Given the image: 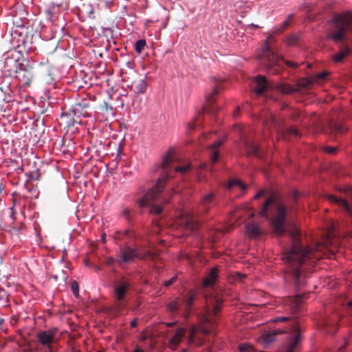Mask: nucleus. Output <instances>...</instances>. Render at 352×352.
<instances>
[{
	"label": "nucleus",
	"mask_w": 352,
	"mask_h": 352,
	"mask_svg": "<svg viewBox=\"0 0 352 352\" xmlns=\"http://www.w3.org/2000/svg\"><path fill=\"white\" fill-rule=\"evenodd\" d=\"M256 87L254 88L255 93L257 96H261L270 87L269 83L266 78L261 75L255 78Z\"/></svg>",
	"instance_id": "412c9836"
},
{
	"label": "nucleus",
	"mask_w": 352,
	"mask_h": 352,
	"mask_svg": "<svg viewBox=\"0 0 352 352\" xmlns=\"http://www.w3.org/2000/svg\"><path fill=\"white\" fill-rule=\"evenodd\" d=\"M116 239L119 241L136 239L135 234L131 230H126L124 232H118Z\"/></svg>",
	"instance_id": "7c9ffc66"
},
{
	"label": "nucleus",
	"mask_w": 352,
	"mask_h": 352,
	"mask_svg": "<svg viewBox=\"0 0 352 352\" xmlns=\"http://www.w3.org/2000/svg\"><path fill=\"white\" fill-rule=\"evenodd\" d=\"M327 199L330 202L342 208L348 214L349 219L347 223L342 224L333 221H329L323 233L324 238L327 240L344 239L345 238L352 239V208L349 203L344 199L338 198L331 195H328Z\"/></svg>",
	"instance_id": "20e7f679"
},
{
	"label": "nucleus",
	"mask_w": 352,
	"mask_h": 352,
	"mask_svg": "<svg viewBox=\"0 0 352 352\" xmlns=\"http://www.w3.org/2000/svg\"><path fill=\"white\" fill-rule=\"evenodd\" d=\"M252 346L247 343L241 344L239 346V350L241 352H250Z\"/></svg>",
	"instance_id": "79ce46f5"
},
{
	"label": "nucleus",
	"mask_w": 352,
	"mask_h": 352,
	"mask_svg": "<svg viewBox=\"0 0 352 352\" xmlns=\"http://www.w3.org/2000/svg\"><path fill=\"white\" fill-rule=\"evenodd\" d=\"M174 229L175 233L173 235L177 238H183L194 234L198 229L199 223L195 218L188 213H182L175 221Z\"/></svg>",
	"instance_id": "1a4fd4ad"
},
{
	"label": "nucleus",
	"mask_w": 352,
	"mask_h": 352,
	"mask_svg": "<svg viewBox=\"0 0 352 352\" xmlns=\"http://www.w3.org/2000/svg\"><path fill=\"white\" fill-rule=\"evenodd\" d=\"M190 168V164H183L181 166H176L175 168V172H178L180 173H184L186 171H188Z\"/></svg>",
	"instance_id": "58836bf2"
},
{
	"label": "nucleus",
	"mask_w": 352,
	"mask_h": 352,
	"mask_svg": "<svg viewBox=\"0 0 352 352\" xmlns=\"http://www.w3.org/2000/svg\"><path fill=\"white\" fill-rule=\"evenodd\" d=\"M210 329L206 327H197L195 325H192L189 330V336L187 339L188 344L201 345L204 343V340L198 336L197 333L200 331L203 335H207L210 332Z\"/></svg>",
	"instance_id": "f3484780"
},
{
	"label": "nucleus",
	"mask_w": 352,
	"mask_h": 352,
	"mask_svg": "<svg viewBox=\"0 0 352 352\" xmlns=\"http://www.w3.org/2000/svg\"><path fill=\"white\" fill-rule=\"evenodd\" d=\"M175 324V322H168V323H166V325L168 327H173Z\"/></svg>",
	"instance_id": "13d9d810"
},
{
	"label": "nucleus",
	"mask_w": 352,
	"mask_h": 352,
	"mask_svg": "<svg viewBox=\"0 0 352 352\" xmlns=\"http://www.w3.org/2000/svg\"><path fill=\"white\" fill-rule=\"evenodd\" d=\"M288 233L294 240V242H300V241L301 240V239L300 238V231L296 225L292 226L291 228L288 231Z\"/></svg>",
	"instance_id": "72a5a7b5"
},
{
	"label": "nucleus",
	"mask_w": 352,
	"mask_h": 352,
	"mask_svg": "<svg viewBox=\"0 0 352 352\" xmlns=\"http://www.w3.org/2000/svg\"><path fill=\"white\" fill-rule=\"evenodd\" d=\"M174 161V151L170 148L164 156L162 164L154 167V171L160 170V175L157 180L156 185L138 201V205L140 208L150 206L149 212L152 214L159 215L163 210L161 206L151 203L159 198L160 194L164 189L165 182L170 177L169 173L172 168L171 164Z\"/></svg>",
	"instance_id": "f257e3e1"
},
{
	"label": "nucleus",
	"mask_w": 352,
	"mask_h": 352,
	"mask_svg": "<svg viewBox=\"0 0 352 352\" xmlns=\"http://www.w3.org/2000/svg\"><path fill=\"white\" fill-rule=\"evenodd\" d=\"M90 107V100L85 97H78L75 103L71 107V112L77 118L81 116L85 117L87 115V109Z\"/></svg>",
	"instance_id": "dca6fc26"
},
{
	"label": "nucleus",
	"mask_w": 352,
	"mask_h": 352,
	"mask_svg": "<svg viewBox=\"0 0 352 352\" xmlns=\"http://www.w3.org/2000/svg\"><path fill=\"white\" fill-rule=\"evenodd\" d=\"M56 329H50L46 331H40L38 333L37 338L40 343L47 348V352H53L52 344L54 342L56 335Z\"/></svg>",
	"instance_id": "6ab92c4d"
},
{
	"label": "nucleus",
	"mask_w": 352,
	"mask_h": 352,
	"mask_svg": "<svg viewBox=\"0 0 352 352\" xmlns=\"http://www.w3.org/2000/svg\"><path fill=\"white\" fill-rule=\"evenodd\" d=\"M133 352H145L143 349H140V347L137 346L135 348Z\"/></svg>",
	"instance_id": "864d4df0"
},
{
	"label": "nucleus",
	"mask_w": 352,
	"mask_h": 352,
	"mask_svg": "<svg viewBox=\"0 0 352 352\" xmlns=\"http://www.w3.org/2000/svg\"><path fill=\"white\" fill-rule=\"evenodd\" d=\"M146 257L152 258L153 254L151 252H147L146 255H143L142 253L139 252L135 248H121L120 250V261H119V264L120 262H123L125 263H128L132 262L136 258H146Z\"/></svg>",
	"instance_id": "2eb2a0df"
},
{
	"label": "nucleus",
	"mask_w": 352,
	"mask_h": 352,
	"mask_svg": "<svg viewBox=\"0 0 352 352\" xmlns=\"http://www.w3.org/2000/svg\"><path fill=\"white\" fill-rule=\"evenodd\" d=\"M252 26H254V28H258V25H253V24H252Z\"/></svg>",
	"instance_id": "0e129e2a"
},
{
	"label": "nucleus",
	"mask_w": 352,
	"mask_h": 352,
	"mask_svg": "<svg viewBox=\"0 0 352 352\" xmlns=\"http://www.w3.org/2000/svg\"><path fill=\"white\" fill-rule=\"evenodd\" d=\"M327 76V72H320L319 74H317V78L318 79H324L326 78V76Z\"/></svg>",
	"instance_id": "09e8293b"
},
{
	"label": "nucleus",
	"mask_w": 352,
	"mask_h": 352,
	"mask_svg": "<svg viewBox=\"0 0 352 352\" xmlns=\"http://www.w3.org/2000/svg\"><path fill=\"white\" fill-rule=\"evenodd\" d=\"M41 177L40 171L38 169H35L30 172V178L32 180H39Z\"/></svg>",
	"instance_id": "a19ab883"
},
{
	"label": "nucleus",
	"mask_w": 352,
	"mask_h": 352,
	"mask_svg": "<svg viewBox=\"0 0 352 352\" xmlns=\"http://www.w3.org/2000/svg\"><path fill=\"white\" fill-rule=\"evenodd\" d=\"M246 233L250 240H254L261 235V231L256 224L251 223L247 226Z\"/></svg>",
	"instance_id": "bb28decb"
},
{
	"label": "nucleus",
	"mask_w": 352,
	"mask_h": 352,
	"mask_svg": "<svg viewBox=\"0 0 352 352\" xmlns=\"http://www.w3.org/2000/svg\"><path fill=\"white\" fill-rule=\"evenodd\" d=\"M179 352H185V349H183L182 351Z\"/></svg>",
	"instance_id": "338daca9"
},
{
	"label": "nucleus",
	"mask_w": 352,
	"mask_h": 352,
	"mask_svg": "<svg viewBox=\"0 0 352 352\" xmlns=\"http://www.w3.org/2000/svg\"><path fill=\"white\" fill-rule=\"evenodd\" d=\"M326 151L329 153V154H333L336 151V148L335 147H331V146H329V147H327L326 148Z\"/></svg>",
	"instance_id": "de8ad7c7"
},
{
	"label": "nucleus",
	"mask_w": 352,
	"mask_h": 352,
	"mask_svg": "<svg viewBox=\"0 0 352 352\" xmlns=\"http://www.w3.org/2000/svg\"><path fill=\"white\" fill-rule=\"evenodd\" d=\"M229 229L230 228L224 226H220L217 228L214 232L212 234L213 239L211 242H216L217 240L220 239L221 235L228 232Z\"/></svg>",
	"instance_id": "2f4dec72"
},
{
	"label": "nucleus",
	"mask_w": 352,
	"mask_h": 352,
	"mask_svg": "<svg viewBox=\"0 0 352 352\" xmlns=\"http://www.w3.org/2000/svg\"><path fill=\"white\" fill-rule=\"evenodd\" d=\"M265 193V190H261L259 192H258L254 199H258L260 197H261L263 194Z\"/></svg>",
	"instance_id": "3c124183"
},
{
	"label": "nucleus",
	"mask_w": 352,
	"mask_h": 352,
	"mask_svg": "<svg viewBox=\"0 0 352 352\" xmlns=\"http://www.w3.org/2000/svg\"><path fill=\"white\" fill-rule=\"evenodd\" d=\"M158 242L163 243V242H166V241H165L164 239H161V240H160Z\"/></svg>",
	"instance_id": "052dcab7"
},
{
	"label": "nucleus",
	"mask_w": 352,
	"mask_h": 352,
	"mask_svg": "<svg viewBox=\"0 0 352 352\" xmlns=\"http://www.w3.org/2000/svg\"><path fill=\"white\" fill-rule=\"evenodd\" d=\"M214 197L215 193L214 192H210L201 197L200 200V206L204 212L207 213L210 210L213 204Z\"/></svg>",
	"instance_id": "5701e85b"
},
{
	"label": "nucleus",
	"mask_w": 352,
	"mask_h": 352,
	"mask_svg": "<svg viewBox=\"0 0 352 352\" xmlns=\"http://www.w3.org/2000/svg\"><path fill=\"white\" fill-rule=\"evenodd\" d=\"M289 319L288 317L286 316H278L274 318L272 321L273 322H285Z\"/></svg>",
	"instance_id": "c03bdc74"
},
{
	"label": "nucleus",
	"mask_w": 352,
	"mask_h": 352,
	"mask_svg": "<svg viewBox=\"0 0 352 352\" xmlns=\"http://www.w3.org/2000/svg\"><path fill=\"white\" fill-rule=\"evenodd\" d=\"M217 278V269L211 270L207 277L204 280L202 288L203 295L206 300L204 313L202 314L201 320L205 324L213 326L215 323V317L220 311L223 300L218 292H216L213 285Z\"/></svg>",
	"instance_id": "f03ea898"
},
{
	"label": "nucleus",
	"mask_w": 352,
	"mask_h": 352,
	"mask_svg": "<svg viewBox=\"0 0 352 352\" xmlns=\"http://www.w3.org/2000/svg\"><path fill=\"white\" fill-rule=\"evenodd\" d=\"M330 131L335 134H342L347 131V128L341 123H334L331 124Z\"/></svg>",
	"instance_id": "473e14b6"
},
{
	"label": "nucleus",
	"mask_w": 352,
	"mask_h": 352,
	"mask_svg": "<svg viewBox=\"0 0 352 352\" xmlns=\"http://www.w3.org/2000/svg\"><path fill=\"white\" fill-rule=\"evenodd\" d=\"M234 186H238L242 190H245L247 186L243 184L241 180H231L228 184V188H232Z\"/></svg>",
	"instance_id": "e433bc0d"
},
{
	"label": "nucleus",
	"mask_w": 352,
	"mask_h": 352,
	"mask_svg": "<svg viewBox=\"0 0 352 352\" xmlns=\"http://www.w3.org/2000/svg\"><path fill=\"white\" fill-rule=\"evenodd\" d=\"M185 333L186 329L184 327H179L174 332L168 331L169 347L173 350H175L182 342Z\"/></svg>",
	"instance_id": "aec40b11"
},
{
	"label": "nucleus",
	"mask_w": 352,
	"mask_h": 352,
	"mask_svg": "<svg viewBox=\"0 0 352 352\" xmlns=\"http://www.w3.org/2000/svg\"><path fill=\"white\" fill-rule=\"evenodd\" d=\"M53 278H54L55 280H56L58 277H57V276H56V275H55V276H53Z\"/></svg>",
	"instance_id": "e2e57ef3"
},
{
	"label": "nucleus",
	"mask_w": 352,
	"mask_h": 352,
	"mask_svg": "<svg viewBox=\"0 0 352 352\" xmlns=\"http://www.w3.org/2000/svg\"><path fill=\"white\" fill-rule=\"evenodd\" d=\"M76 118H77L74 116L71 112V109L68 112L62 113L60 117L61 121L64 122L67 127L72 126L74 125L75 122H78Z\"/></svg>",
	"instance_id": "c85d7f7f"
},
{
	"label": "nucleus",
	"mask_w": 352,
	"mask_h": 352,
	"mask_svg": "<svg viewBox=\"0 0 352 352\" xmlns=\"http://www.w3.org/2000/svg\"><path fill=\"white\" fill-rule=\"evenodd\" d=\"M299 41L298 35L296 34H292L285 38V43L288 45H294L296 44Z\"/></svg>",
	"instance_id": "c9c22d12"
},
{
	"label": "nucleus",
	"mask_w": 352,
	"mask_h": 352,
	"mask_svg": "<svg viewBox=\"0 0 352 352\" xmlns=\"http://www.w3.org/2000/svg\"><path fill=\"white\" fill-rule=\"evenodd\" d=\"M2 190H3V188H2V184L0 182V194L2 192Z\"/></svg>",
	"instance_id": "bf43d9fd"
},
{
	"label": "nucleus",
	"mask_w": 352,
	"mask_h": 352,
	"mask_svg": "<svg viewBox=\"0 0 352 352\" xmlns=\"http://www.w3.org/2000/svg\"><path fill=\"white\" fill-rule=\"evenodd\" d=\"M272 123L275 125L276 128V132L279 136H281L283 139L286 140L287 136L288 135H293L294 136H298L299 132L294 127H289L287 129H283V121L281 120L277 119L274 115L271 114L270 116L269 120L267 121L266 125Z\"/></svg>",
	"instance_id": "4468645a"
},
{
	"label": "nucleus",
	"mask_w": 352,
	"mask_h": 352,
	"mask_svg": "<svg viewBox=\"0 0 352 352\" xmlns=\"http://www.w3.org/2000/svg\"><path fill=\"white\" fill-rule=\"evenodd\" d=\"M195 296L196 292L193 290H190L186 294L182 295L181 298H177L176 300L169 302L167 306L168 309L170 312H176L179 309L188 310L192 305Z\"/></svg>",
	"instance_id": "f8f14e48"
},
{
	"label": "nucleus",
	"mask_w": 352,
	"mask_h": 352,
	"mask_svg": "<svg viewBox=\"0 0 352 352\" xmlns=\"http://www.w3.org/2000/svg\"><path fill=\"white\" fill-rule=\"evenodd\" d=\"M129 214H130V210L128 209V208H125L123 211H122V216L126 219V220H129Z\"/></svg>",
	"instance_id": "a18cd8bd"
},
{
	"label": "nucleus",
	"mask_w": 352,
	"mask_h": 352,
	"mask_svg": "<svg viewBox=\"0 0 352 352\" xmlns=\"http://www.w3.org/2000/svg\"><path fill=\"white\" fill-rule=\"evenodd\" d=\"M146 82L143 78H139L131 85V88L138 94H144L146 91Z\"/></svg>",
	"instance_id": "393cba45"
},
{
	"label": "nucleus",
	"mask_w": 352,
	"mask_h": 352,
	"mask_svg": "<svg viewBox=\"0 0 352 352\" xmlns=\"http://www.w3.org/2000/svg\"><path fill=\"white\" fill-rule=\"evenodd\" d=\"M71 289L74 294V295L76 297H78L79 296V289H78V284L76 280H73L71 283Z\"/></svg>",
	"instance_id": "ea45409f"
},
{
	"label": "nucleus",
	"mask_w": 352,
	"mask_h": 352,
	"mask_svg": "<svg viewBox=\"0 0 352 352\" xmlns=\"http://www.w3.org/2000/svg\"><path fill=\"white\" fill-rule=\"evenodd\" d=\"M218 92L219 91L217 85H216L213 88L212 91L206 96V105L199 111L198 116L195 117L191 122L188 124V128L189 130L193 131L197 128L199 116L204 115L206 112L210 114H214L218 111V109L213 106V104L215 101L214 96H216Z\"/></svg>",
	"instance_id": "9b49d317"
},
{
	"label": "nucleus",
	"mask_w": 352,
	"mask_h": 352,
	"mask_svg": "<svg viewBox=\"0 0 352 352\" xmlns=\"http://www.w3.org/2000/svg\"><path fill=\"white\" fill-rule=\"evenodd\" d=\"M348 307L350 309V312H351V314H352V300L350 301L349 303H348Z\"/></svg>",
	"instance_id": "6e6d98bb"
},
{
	"label": "nucleus",
	"mask_w": 352,
	"mask_h": 352,
	"mask_svg": "<svg viewBox=\"0 0 352 352\" xmlns=\"http://www.w3.org/2000/svg\"><path fill=\"white\" fill-rule=\"evenodd\" d=\"M101 240L102 241V242L105 241V240H106V234H105V233H102L101 234Z\"/></svg>",
	"instance_id": "5fc2aeb1"
},
{
	"label": "nucleus",
	"mask_w": 352,
	"mask_h": 352,
	"mask_svg": "<svg viewBox=\"0 0 352 352\" xmlns=\"http://www.w3.org/2000/svg\"><path fill=\"white\" fill-rule=\"evenodd\" d=\"M352 30V13L347 12L336 15L333 19V32L329 36L335 42L346 38L347 32Z\"/></svg>",
	"instance_id": "423d86ee"
},
{
	"label": "nucleus",
	"mask_w": 352,
	"mask_h": 352,
	"mask_svg": "<svg viewBox=\"0 0 352 352\" xmlns=\"http://www.w3.org/2000/svg\"><path fill=\"white\" fill-rule=\"evenodd\" d=\"M312 80L308 78L302 79L298 82L296 87H293L287 84H280L278 85L277 89L283 94L298 93L301 89L308 88L311 84Z\"/></svg>",
	"instance_id": "a211bd4d"
},
{
	"label": "nucleus",
	"mask_w": 352,
	"mask_h": 352,
	"mask_svg": "<svg viewBox=\"0 0 352 352\" xmlns=\"http://www.w3.org/2000/svg\"><path fill=\"white\" fill-rule=\"evenodd\" d=\"M177 276H174L173 277H172L170 279L165 281L164 283V285L166 287H169L177 279Z\"/></svg>",
	"instance_id": "37998d69"
},
{
	"label": "nucleus",
	"mask_w": 352,
	"mask_h": 352,
	"mask_svg": "<svg viewBox=\"0 0 352 352\" xmlns=\"http://www.w3.org/2000/svg\"><path fill=\"white\" fill-rule=\"evenodd\" d=\"M287 208L275 195H272L263 204L260 214L270 220L274 233L278 236L286 233L285 215Z\"/></svg>",
	"instance_id": "39448f33"
},
{
	"label": "nucleus",
	"mask_w": 352,
	"mask_h": 352,
	"mask_svg": "<svg viewBox=\"0 0 352 352\" xmlns=\"http://www.w3.org/2000/svg\"><path fill=\"white\" fill-rule=\"evenodd\" d=\"M239 111V107H238L236 108V109L235 110V111L234 112V117H236V115L238 114Z\"/></svg>",
	"instance_id": "4d7b16f0"
},
{
	"label": "nucleus",
	"mask_w": 352,
	"mask_h": 352,
	"mask_svg": "<svg viewBox=\"0 0 352 352\" xmlns=\"http://www.w3.org/2000/svg\"><path fill=\"white\" fill-rule=\"evenodd\" d=\"M138 325V320L137 319H134L133 320L131 321V327H136Z\"/></svg>",
	"instance_id": "603ef678"
},
{
	"label": "nucleus",
	"mask_w": 352,
	"mask_h": 352,
	"mask_svg": "<svg viewBox=\"0 0 352 352\" xmlns=\"http://www.w3.org/2000/svg\"><path fill=\"white\" fill-rule=\"evenodd\" d=\"M340 318L339 316H336L335 319L325 318L322 321V328L329 334H333L337 330L338 321Z\"/></svg>",
	"instance_id": "4be33fe9"
},
{
	"label": "nucleus",
	"mask_w": 352,
	"mask_h": 352,
	"mask_svg": "<svg viewBox=\"0 0 352 352\" xmlns=\"http://www.w3.org/2000/svg\"><path fill=\"white\" fill-rule=\"evenodd\" d=\"M344 192L352 200V188H345Z\"/></svg>",
	"instance_id": "8fccbe9b"
},
{
	"label": "nucleus",
	"mask_w": 352,
	"mask_h": 352,
	"mask_svg": "<svg viewBox=\"0 0 352 352\" xmlns=\"http://www.w3.org/2000/svg\"><path fill=\"white\" fill-rule=\"evenodd\" d=\"M316 245H318V247L317 248H319L320 245H323L324 243H316Z\"/></svg>",
	"instance_id": "680f3d73"
},
{
	"label": "nucleus",
	"mask_w": 352,
	"mask_h": 352,
	"mask_svg": "<svg viewBox=\"0 0 352 352\" xmlns=\"http://www.w3.org/2000/svg\"><path fill=\"white\" fill-rule=\"evenodd\" d=\"M285 64L288 66V67H298V64H296V63L294 62H291V61H285Z\"/></svg>",
	"instance_id": "49530a36"
},
{
	"label": "nucleus",
	"mask_w": 352,
	"mask_h": 352,
	"mask_svg": "<svg viewBox=\"0 0 352 352\" xmlns=\"http://www.w3.org/2000/svg\"><path fill=\"white\" fill-rule=\"evenodd\" d=\"M316 257L313 250L302 245V243H292L290 249L283 254V259L290 265L289 270L298 286L302 284V270L300 267L308 261L313 262Z\"/></svg>",
	"instance_id": "7ed1b4c3"
},
{
	"label": "nucleus",
	"mask_w": 352,
	"mask_h": 352,
	"mask_svg": "<svg viewBox=\"0 0 352 352\" xmlns=\"http://www.w3.org/2000/svg\"><path fill=\"white\" fill-rule=\"evenodd\" d=\"M258 58L269 73L278 74L283 69L281 64V62L284 61L283 59L272 52L267 41L263 45Z\"/></svg>",
	"instance_id": "0eeeda50"
},
{
	"label": "nucleus",
	"mask_w": 352,
	"mask_h": 352,
	"mask_svg": "<svg viewBox=\"0 0 352 352\" xmlns=\"http://www.w3.org/2000/svg\"><path fill=\"white\" fill-rule=\"evenodd\" d=\"M350 50L347 45H344L342 47L340 50L332 56V60L334 63H340L343 59L349 56Z\"/></svg>",
	"instance_id": "a878e982"
},
{
	"label": "nucleus",
	"mask_w": 352,
	"mask_h": 352,
	"mask_svg": "<svg viewBox=\"0 0 352 352\" xmlns=\"http://www.w3.org/2000/svg\"><path fill=\"white\" fill-rule=\"evenodd\" d=\"M15 73L16 78L23 87L30 86L34 76V67L28 64L18 63Z\"/></svg>",
	"instance_id": "ddd939ff"
},
{
	"label": "nucleus",
	"mask_w": 352,
	"mask_h": 352,
	"mask_svg": "<svg viewBox=\"0 0 352 352\" xmlns=\"http://www.w3.org/2000/svg\"><path fill=\"white\" fill-rule=\"evenodd\" d=\"M131 288V280L125 276L117 279L113 283V298L119 310L124 308L126 298Z\"/></svg>",
	"instance_id": "9d476101"
},
{
	"label": "nucleus",
	"mask_w": 352,
	"mask_h": 352,
	"mask_svg": "<svg viewBox=\"0 0 352 352\" xmlns=\"http://www.w3.org/2000/svg\"><path fill=\"white\" fill-rule=\"evenodd\" d=\"M146 45V41L144 39L138 40L135 43V50L138 54H140L142 51L144 50V47Z\"/></svg>",
	"instance_id": "f704fd0d"
},
{
	"label": "nucleus",
	"mask_w": 352,
	"mask_h": 352,
	"mask_svg": "<svg viewBox=\"0 0 352 352\" xmlns=\"http://www.w3.org/2000/svg\"><path fill=\"white\" fill-rule=\"evenodd\" d=\"M288 331L289 333L286 336L281 351L282 352H297L300 346L302 335L298 324L296 320L292 321ZM348 344V342L345 340L344 345L340 346L337 352H344L345 346Z\"/></svg>",
	"instance_id": "6e6552de"
},
{
	"label": "nucleus",
	"mask_w": 352,
	"mask_h": 352,
	"mask_svg": "<svg viewBox=\"0 0 352 352\" xmlns=\"http://www.w3.org/2000/svg\"><path fill=\"white\" fill-rule=\"evenodd\" d=\"M283 331L280 329H274L272 331L264 333L261 336V341L266 346L276 340L278 334L282 333Z\"/></svg>",
	"instance_id": "b1692460"
},
{
	"label": "nucleus",
	"mask_w": 352,
	"mask_h": 352,
	"mask_svg": "<svg viewBox=\"0 0 352 352\" xmlns=\"http://www.w3.org/2000/svg\"><path fill=\"white\" fill-rule=\"evenodd\" d=\"M13 215H14V213L12 212V219H14Z\"/></svg>",
	"instance_id": "69168bd1"
},
{
	"label": "nucleus",
	"mask_w": 352,
	"mask_h": 352,
	"mask_svg": "<svg viewBox=\"0 0 352 352\" xmlns=\"http://www.w3.org/2000/svg\"><path fill=\"white\" fill-rule=\"evenodd\" d=\"M244 146L248 156L252 155L259 158L262 157L261 153L260 152L258 146L254 144L246 142L244 144Z\"/></svg>",
	"instance_id": "cd10ccee"
},
{
	"label": "nucleus",
	"mask_w": 352,
	"mask_h": 352,
	"mask_svg": "<svg viewBox=\"0 0 352 352\" xmlns=\"http://www.w3.org/2000/svg\"><path fill=\"white\" fill-rule=\"evenodd\" d=\"M292 18H293V15L289 14L287 16V19L285 21L283 22V23L280 25V28L277 31L282 32V31L285 30L289 25L290 21L292 19Z\"/></svg>",
	"instance_id": "4c0bfd02"
},
{
	"label": "nucleus",
	"mask_w": 352,
	"mask_h": 352,
	"mask_svg": "<svg viewBox=\"0 0 352 352\" xmlns=\"http://www.w3.org/2000/svg\"><path fill=\"white\" fill-rule=\"evenodd\" d=\"M223 143V140H218L210 145V148L211 149L210 160H211L212 163L214 164L217 162L218 158H219V152L217 150V148L219 146H220L221 145H222Z\"/></svg>",
	"instance_id": "c756f323"
}]
</instances>
